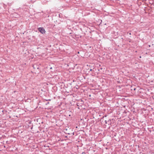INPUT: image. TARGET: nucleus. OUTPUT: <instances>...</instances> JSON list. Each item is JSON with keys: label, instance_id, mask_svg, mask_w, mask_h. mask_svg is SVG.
Masks as SVG:
<instances>
[{"label": "nucleus", "instance_id": "1", "mask_svg": "<svg viewBox=\"0 0 154 154\" xmlns=\"http://www.w3.org/2000/svg\"><path fill=\"white\" fill-rule=\"evenodd\" d=\"M38 30L42 34L45 33V30L43 27H39L38 28Z\"/></svg>", "mask_w": 154, "mask_h": 154}, {"label": "nucleus", "instance_id": "2", "mask_svg": "<svg viewBox=\"0 0 154 154\" xmlns=\"http://www.w3.org/2000/svg\"><path fill=\"white\" fill-rule=\"evenodd\" d=\"M32 67H33V69H38L39 68L38 66L36 64L33 65H32Z\"/></svg>", "mask_w": 154, "mask_h": 154}, {"label": "nucleus", "instance_id": "3", "mask_svg": "<svg viewBox=\"0 0 154 154\" xmlns=\"http://www.w3.org/2000/svg\"><path fill=\"white\" fill-rule=\"evenodd\" d=\"M107 124L109 125H111V122L110 119H109L107 120Z\"/></svg>", "mask_w": 154, "mask_h": 154}, {"label": "nucleus", "instance_id": "4", "mask_svg": "<svg viewBox=\"0 0 154 154\" xmlns=\"http://www.w3.org/2000/svg\"><path fill=\"white\" fill-rule=\"evenodd\" d=\"M101 122L103 124L105 123V124H107V122L106 120H102L101 121Z\"/></svg>", "mask_w": 154, "mask_h": 154}, {"label": "nucleus", "instance_id": "5", "mask_svg": "<svg viewBox=\"0 0 154 154\" xmlns=\"http://www.w3.org/2000/svg\"><path fill=\"white\" fill-rule=\"evenodd\" d=\"M32 128H33V127H31V129L32 131H31V132H32V133H34V132L32 131H33V130H32Z\"/></svg>", "mask_w": 154, "mask_h": 154}, {"label": "nucleus", "instance_id": "6", "mask_svg": "<svg viewBox=\"0 0 154 154\" xmlns=\"http://www.w3.org/2000/svg\"><path fill=\"white\" fill-rule=\"evenodd\" d=\"M106 116H103L102 117V118L101 119L102 120H104V118L105 117H106Z\"/></svg>", "mask_w": 154, "mask_h": 154}, {"label": "nucleus", "instance_id": "7", "mask_svg": "<svg viewBox=\"0 0 154 154\" xmlns=\"http://www.w3.org/2000/svg\"><path fill=\"white\" fill-rule=\"evenodd\" d=\"M49 102H48V103L46 104L47 105L48 104H49Z\"/></svg>", "mask_w": 154, "mask_h": 154}, {"label": "nucleus", "instance_id": "8", "mask_svg": "<svg viewBox=\"0 0 154 154\" xmlns=\"http://www.w3.org/2000/svg\"><path fill=\"white\" fill-rule=\"evenodd\" d=\"M52 69V67H51L50 68V69Z\"/></svg>", "mask_w": 154, "mask_h": 154}, {"label": "nucleus", "instance_id": "9", "mask_svg": "<svg viewBox=\"0 0 154 154\" xmlns=\"http://www.w3.org/2000/svg\"><path fill=\"white\" fill-rule=\"evenodd\" d=\"M92 69H90V71H92Z\"/></svg>", "mask_w": 154, "mask_h": 154}, {"label": "nucleus", "instance_id": "10", "mask_svg": "<svg viewBox=\"0 0 154 154\" xmlns=\"http://www.w3.org/2000/svg\"><path fill=\"white\" fill-rule=\"evenodd\" d=\"M29 124H30V123H31V121H29Z\"/></svg>", "mask_w": 154, "mask_h": 154}, {"label": "nucleus", "instance_id": "11", "mask_svg": "<svg viewBox=\"0 0 154 154\" xmlns=\"http://www.w3.org/2000/svg\"><path fill=\"white\" fill-rule=\"evenodd\" d=\"M134 90H135V88H134Z\"/></svg>", "mask_w": 154, "mask_h": 154}, {"label": "nucleus", "instance_id": "12", "mask_svg": "<svg viewBox=\"0 0 154 154\" xmlns=\"http://www.w3.org/2000/svg\"><path fill=\"white\" fill-rule=\"evenodd\" d=\"M29 148H31V147H30V146L29 147Z\"/></svg>", "mask_w": 154, "mask_h": 154}]
</instances>
